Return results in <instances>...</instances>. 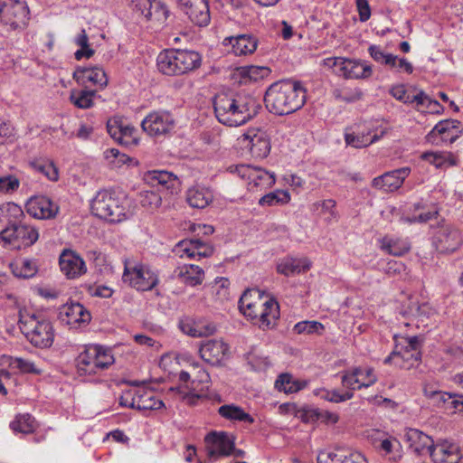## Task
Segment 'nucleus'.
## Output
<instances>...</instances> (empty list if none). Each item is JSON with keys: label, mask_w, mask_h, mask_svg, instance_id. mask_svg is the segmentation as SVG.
Wrapping results in <instances>:
<instances>
[{"label": "nucleus", "mask_w": 463, "mask_h": 463, "mask_svg": "<svg viewBox=\"0 0 463 463\" xmlns=\"http://www.w3.org/2000/svg\"><path fill=\"white\" fill-rule=\"evenodd\" d=\"M239 308L262 330L273 328L279 318L278 302L258 288H249L244 291L239 300Z\"/></svg>", "instance_id": "nucleus-3"}, {"label": "nucleus", "mask_w": 463, "mask_h": 463, "mask_svg": "<svg viewBox=\"0 0 463 463\" xmlns=\"http://www.w3.org/2000/svg\"><path fill=\"white\" fill-rule=\"evenodd\" d=\"M183 11L192 23L200 27L207 26L211 21L207 0H190V4Z\"/></svg>", "instance_id": "nucleus-29"}, {"label": "nucleus", "mask_w": 463, "mask_h": 463, "mask_svg": "<svg viewBox=\"0 0 463 463\" xmlns=\"http://www.w3.org/2000/svg\"><path fill=\"white\" fill-rule=\"evenodd\" d=\"M207 455L217 459L228 457L233 449V439L225 432H211L205 437Z\"/></svg>", "instance_id": "nucleus-16"}, {"label": "nucleus", "mask_w": 463, "mask_h": 463, "mask_svg": "<svg viewBox=\"0 0 463 463\" xmlns=\"http://www.w3.org/2000/svg\"><path fill=\"white\" fill-rule=\"evenodd\" d=\"M175 126L174 116L166 110H154L141 122L142 129L151 137H163L172 132Z\"/></svg>", "instance_id": "nucleus-13"}, {"label": "nucleus", "mask_w": 463, "mask_h": 463, "mask_svg": "<svg viewBox=\"0 0 463 463\" xmlns=\"http://www.w3.org/2000/svg\"><path fill=\"white\" fill-rule=\"evenodd\" d=\"M20 182L14 175H8L0 177V192L11 193L19 188Z\"/></svg>", "instance_id": "nucleus-56"}, {"label": "nucleus", "mask_w": 463, "mask_h": 463, "mask_svg": "<svg viewBox=\"0 0 463 463\" xmlns=\"http://www.w3.org/2000/svg\"><path fill=\"white\" fill-rule=\"evenodd\" d=\"M385 131H381L380 135H373L371 138H367L364 136H355L354 134H345V139L347 145L352 146L356 148L365 147L370 146L371 144L378 141L383 135Z\"/></svg>", "instance_id": "nucleus-50"}, {"label": "nucleus", "mask_w": 463, "mask_h": 463, "mask_svg": "<svg viewBox=\"0 0 463 463\" xmlns=\"http://www.w3.org/2000/svg\"><path fill=\"white\" fill-rule=\"evenodd\" d=\"M93 215L109 222H120L129 215V203L127 195L115 191L101 190L90 203Z\"/></svg>", "instance_id": "nucleus-4"}, {"label": "nucleus", "mask_w": 463, "mask_h": 463, "mask_svg": "<svg viewBox=\"0 0 463 463\" xmlns=\"http://www.w3.org/2000/svg\"><path fill=\"white\" fill-rule=\"evenodd\" d=\"M306 99V89L300 81L280 80L269 87L264 102L269 112L283 116L301 109Z\"/></svg>", "instance_id": "nucleus-2"}, {"label": "nucleus", "mask_w": 463, "mask_h": 463, "mask_svg": "<svg viewBox=\"0 0 463 463\" xmlns=\"http://www.w3.org/2000/svg\"><path fill=\"white\" fill-rule=\"evenodd\" d=\"M241 142L255 158H264L270 151L267 134L260 129H250L241 136Z\"/></svg>", "instance_id": "nucleus-15"}, {"label": "nucleus", "mask_w": 463, "mask_h": 463, "mask_svg": "<svg viewBox=\"0 0 463 463\" xmlns=\"http://www.w3.org/2000/svg\"><path fill=\"white\" fill-rule=\"evenodd\" d=\"M74 43L80 47L74 53V57L77 61H80L83 58H90L94 55L95 51L89 44V37L84 29L75 36Z\"/></svg>", "instance_id": "nucleus-43"}, {"label": "nucleus", "mask_w": 463, "mask_h": 463, "mask_svg": "<svg viewBox=\"0 0 463 463\" xmlns=\"http://www.w3.org/2000/svg\"><path fill=\"white\" fill-rule=\"evenodd\" d=\"M97 96V90L86 89L71 90L70 93L71 102L77 108L87 109L94 105V98Z\"/></svg>", "instance_id": "nucleus-41"}, {"label": "nucleus", "mask_w": 463, "mask_h": 463, "mask_svg": "<svg viewBox=\"0 0 463 463\" xmlns=\"http://www.w3.org/2000/svg\"><path fill=\"white\" fill-rule=\"evenodd\" d=\"M342 454L335 451H321L317 455V463H336L339 462Z\"/></svg>", "instance_id": "nucleus-63"}, {"label": "nucleus", "mask_w": 463, "mask_h": 463, "mask_svg": "<svg viewBox=\"0 0 463 463\" xmlns=\"http://www.w3.org/2000/svg\"><path fill=\"white\" fill-rule=\"evenodd\" d=\"M423 394L433 406L451 411L454 394L439 391L430 384L424 385Z\"/></svg>", "instance_id": "nucleus-35"}, {"label": "nucleus", "mask_w": 463, "mask_h": 463, "mask_svg": "<svg viewBox=\"0 0 463 463\" xmlns=\"http://www.w3.org/2000/svg\"><path fill=\"white\" fill-rule=\"evenodd\" d=\"M404 437L410 449L417 455H421L424 452L430 453L433 440L427 434L417 429H408Z\"/></svg>", "instance_id": "nucleus-30"}, {"label": "nucleus", "mask_w": 463, "mask_h": 463, "mask_svg": "<svg viewBox=\"0 0 463 463\" xmlns=\"http://www.w3.org/2000/svg\"><path fill=\"white\" fill-rule=\"evenodd\" d=\"M356 7L359 13V20L366 22L371 17V8L368 0H356Z\"/></svg>", "instance_id": "nucleus-62"}, {"label": "nucleus", "mask_w": 463, "mask_h": 463, "mask_svg": "<svg viewBox=\"0 0 463 463\" xmlns=\"http://www.w3.org/2000/svg\"><path fill=\"white\" fill-rule=\"evenodd\" d=\"M10 428L14 432L29 434L35 430V420L30 414H21L10 423Z\"/></svg>", "instance_id": "nucleus-46"}, {"label": "nucleus", "mask_w": 463, "mask_h": 463, "mask_svg": "<svg viewBox=\"0 0 463 463\" xmlns=\"http://www.w3.org/2000/svg\"><path fill=\"white\" fill-rule=\"evenodd\" d=\"M420 359L421 354L420 350L405 348L403 346L399 349L398 345H396L390 355L384 359V364L393 363L402 369L410 370L417 366Z\"/></svg>", "instance_id": "nucleus-21"}, {"label": "nucleus", "mask_w": 463, "mask_h": 463, "mask_svg": "<svg viewBox=\"0 0 463 463\" xmlns=\"http://www.w3.org/2000/svg\"><path fill=\"white\" fill-rule=\"evenodd\" d=\"M389 92L394 99L404 104L416 103L417 108L420 105H425L426 99H428V95L423 90H420L417 94L411 96L407 93L403 84L392 86Z\"/></svg>", "instance_id": "nucleus-36"}, {"label": "nucleus", "mask_w": 463, "mask_h": 463, "mask_svg": "<svg viewBox=\"0 0 463 463\" xmlns=\"http://www.w3.org/2000/svg\"><path fill=\"white\" fill-rule=\"evenodd\" d=\"M38 239V230L25 222H12L0 232V244L14 250L31 247Z\"/></svg>", "instance_id": "nucleus-8"}, {"label": "nucleus", "mask_w": 463, "mask_h": 463, "mask_svg": "<svg viewBox=\"0 0 463 463\" xmlns=\"http://www.w3.org/2000/svg\"><path fill=\"white\" fill-rule=\"evenodd\" d=\"M380 248L390 255L401 257L408 253L411 244L407 238L386 235L380 241Z\"/></svg>", "instance_id": "nucleus-31"}, {"label": "nucleus", "mask_w": 463, "mask_h": 463, "mask_svg": "<svg viewBox=\"0 0 463 463\" xmlns=\"http://www.w3.org/2000/svg\"><path fill=\"white\" fill-rule=\"evenodd\" d=\"M429 454L435 463H458L461 458L458 445L448 440L433 443Z\"/></svg>", "instance_id": "nucleus-26"}, {"label": "nucleus", "mask_w": 463, "mask_h": 463, "mask_svg": "<svg viewBox=\"0 0 463 463\" xmlns=\"http://www.w3.org/2000/svg\"><path fill=\"white\" fill-rule=\"evenodd\" d=\"M122 280L137 290L149 291L158 285L159 276L156 270L146 264L141 262L133 265L125 263Z\"/></svg>", "instance_id": "nucleus-9"}, {"label": "nucleus", "mask_w": 463, "mask_h": 463, "mask_svg": "<svg viewBox=\"0 0 463 463\" xmlns=\"http://www.w3.org/2000/svg\"><path fill=\"white\" fill-rule=\"evenodd\" d=\"M179 329L185 335L194 337H207L217 331L216 326L204 318L184 317L178 322Z\"/></svg>", "instance_id": "nucleus-17"}, {"label": "nucleus", "mask_w": 463, "mask_h": 463, "mask_svg": "<svg viewBox=\"0 0 463 463\" xmlns=\"http://www.w3.org/2000/svg\"><path fill=\"white\" fill-rule=\"evenodd\" d=\"M175 276L185 285L194 287L203 283L204 271L197 265L184 264L175 269Z\"/></svg>", "instance_id": "nucleus-32"}, {"label": "nucleus", "mask_w": 463, "mask_h": 463, "mask_svg": "<svg viewBox=\"0 0 463 463\" xmlns=\"http://www.w3.org/2000/svg\"><path fill=\"white\" fill-rule=\"evenodd\" d=\"M32 167L38 173L46 176L50 181L59 179V170L54 163L48 159H39L31 164Z\"/></svg>", "instance_id": "nucleus-45"}, {"label": "nucleus", "mask_w": 463, "mask_h": 463, "mask_svg": "<svg viewBox=\"0 0 463 463\" xmlns=\"http://www.w3.org/2000/svg\"><path fill=\"white\" fill-rule=\"evenodd\" d=\"M307 381L295 379L290 373H281L275 382V387L285 393H294L304 389Z\"/></svg>", "instance_id": "nucleus-39"}, {"label": "nucleus", "mask_w": 463, "mask_h": 463, "mask_svg": "<svg viewBox=\"0 0 463 463\" xmlns=\"http://www.w3.org/2000/svg\"><path fill=\"white\" fill-rule=\"evenodd\" d=\"M359 377L360 385L357 386V389L370 387L377 381V377L374 373V371L371 367L363 368V374L359 375Z\"/></svg>", "instance_id": "nucleus-57"}, {"label": "nucleus", "mask_w": 463, "mask_h": 463, "mask_svg": "<svg viewBox=\"0 0 463 463\" xmlns=\"http://www.w3.org/2000/svg\"><path fill=\"white\" fill-rule=\"evenodd\" d=\"M325 327L324 326L317 321H301L297 323L294 326V332L297 334H317L322 335Z\"/></svg>", "instance_id": "nucleus-51"}, {"label": "nucleus", "mask_w": 463, "mask_h": 463, "mask_svg": "<svg viewBox=\"0 0 463 463\" xmlns=\"http://www.w3.org/2000/svg\"><path fill=\"white\" fill-rule=\"evenodd\" d=\"M19 326L25 338L35 347L49 348L54 341L52 323L42 314L20 312Z\"/></svg>", "instance_id": "nucleus-6"}, {"label": "nucleus", "mask_w": 463, "mask_h": 463, "mask_svg": "<svg viewBox=\"0 0 463 463\" xmlns=\"http://www.w3.org/2000/svg\"><path fill=\"white\" fill-rule=\"evenodd\" d=\"M319 409L303 406L295 410V416L304 423H315L318 420Z\"/></svg>", "instance_id": "nucleus-54"}, {"label": "nucleus", "mask_w": 463, "mask_h": 463, "mask_svg": "<svg viewBox=\"0 0 463 463\" xmlns=\"http://www.w3.org/2000/svg\"><path fill=\"white\" fill-rule=\"evenodd\" d=\"M202 57L199 52L182 49L161 52L156 58L158 71L166 76H180L200 67Z\"/></svg>", "instance_id": "nucleus-5"}, {"label": "nucleus", "mask_w": 463, "mask_h": 463, "mask_svg": "<svg viewBox=\"0 0 463 463\" xmlns=\"http://www.w3.org/2000/svg\"><path fill=\"white\" fill-rule=\"evenodd\" d=\"M438 210L436 209H433V210H429L427 212H422V213H420L418 215L414 214L413 216L411 217H407L406 218V221L410 223H412V222H427L428 221L433 219V218H436V216L438 215Z\"/></svg>", "instance_id": "nucleus-60"}, {"label": "nucleus", "mask_w": 463, "mask_h": 463, "mask_svg": "<svg viewBox=\"0 0 463 463\" xmlns=\"http://www.w3.org/2000/svg\"><path fill=\"white\" fill-rule=\"evenodd\" d=\"M105 158L108 160H118L119 163L127 164L131 158L117 148H109L104 152Z\"/></svg>", "instance_id": "nucleus-61"}, {"label": "nucleus", "mask_w": 463, "mask_h": 463, "mask_svg": "<svg viewBox=\"0 0 463 463\" xmlns=\"http://www.w3.org/2000/svg\"><path fill=\"white\" fill-rule=\"evenodd\" d=\"M238 72L243 81H259L268 78L271 72L266 66H243L238 69Z\"/></svg>", "instance_id": "nucleus-42"}, {"label": "nucleus", "mask_w": 463, "mask_h": 463, "mask_svg": "<svg viewBox=\"0 0 463 463\" xmlns=\"http://www.w3.org/2000/svg\"><path fill=\"white\" fill-rule=\"evenodd\" d=\"M72 78L78 84L87 86L92 84L100 89L108 85L109 80L103 68L95 67H80L73 72Z\"/></svg>", "instance_id": "nucleus-23"}, {"label": "nucleus", "mask_w": 463, "mask_h": 463, "mask_svg": "<svg viewBox=\"0 0 463 463\" xmlns=\"http://www.w3.org/2000/svg\"><path fill=\"white\" fill-rule=\"evenodd\" d=\"M132 405L139 411L158 410L164 402L157 399L151 390L140 389L134 392Z\"/></svg>", "instance_id": "nucleus-33"}, {"label": "nucleus", "mask_w": 463, "mask_h": 463, "mask_svg": "<svg viewBox=\"0 0 463 463\" xmlns=\"http://www.w3.org/2000/svg\"><path fill=\"white\" fill-rule=\"evenodd\" d=\"M363 374L362 367H355L349 371H345L342 374V384L343 386L355 390L357 386L360 385V377L359 375Z\"/></svg>", "instance_id": "nucleus-52"}, {"label": "nucleus", "mask_w": 463, "mask_h": 463, "mask_svg": "<svg viewBox=\"0 0 463 463\" xmlns=\"http://www.w3.org/2000/svg\"><path fill=\"white\" fill-rule=\"evenodd\" d=\"M213 108L220 123L229 127H237L245 124L256 116L260 105L250 95L221 93L215 96Z\"/></svg>", "instance_id": "nucleus-1"}, {"label": "nucleus", "mask_w": 463, "mask_h": 463, "mask_svg": "<svg viewBox=\"0 0 463 463\" xmlns=\"http://www.w3.org/2000/svg\"><path fill=\"white\" fill-rule=\"evenodd\" d=\"M463 133L461 122L456 119H446L438 122L427 134L426 140L433 145L440 142L454 143Z\"/></svg>", "instance_id": "nucleus-14"}, {"label": "nucleus", "mask_w": 463, "mask_h": 463, "mask_svg": "<svg viewBox=\"0 0 463 463\" xmlns=\"http://www.w3.org/2000/svg\"><path fill=\"white\" fill-rule=\"evenodd\" d=\"M410 171V168L402 167L387 172L373 178L372 186L383 192H393L402 186L404 179L409 175Z\"/></svg>", "instance_id": "nucleus-25"}, {"label": "nucleus", "mask_w": 463, "mask_h": 463, "mask_svg": "<svg viewBox=\"0 0 463 463\" xmlns=\"http://www.w3.org/2000/svg\"><path fill=\"white\" fill-rule=\"evenodd\" d=\"M135 132L136 129L133 127L122 125L119 134L121 138H118V142L126 146L136 143V137H134Z\"/></svg>", "instance_id": "nucleus-59"}, {"label": "nucleus", "mask_w": 463, "mask_h": 463, "mask_svg": "<svg viewBox=\"0 0 463 463\" xmlns=\"http://www.w3.org/2000/svg\"><path fill=\"white\" fill-rule=\"evenodd\" d=\"M61 272L68 279H76L86 273L87 268L83 259L71 250H63L59 258Z\"/></svg>", "instance_id": "nucleus-20"}, {"label": "nucleus", "mask_w": 463, "mask_h": 463, "mask_svg": "<svg viewBox=\"0 0 463 463\" xmlns=\"http://www.w3.org/2000/svg\"><path fill=\"white\" fill-rule=\"evenodd\" d=\"M311 267V262L307 258L296 259L288 257L283 259L277 266L279 273L285 276H292L308 270Z\"/></svg>", "instance_id": "nucleus-34"}, {"label": "nucleus", "mask_w": 463, "mask_h": 463, "mask_svg": "<svg viewBox=\"0 0 463 463\" xmlns=\"http://www.w3.org/2000/svg\"><path fill=\"white\" fill-rule=\"evenodd\" d=\"M176 250L181 257L184 255L194 259L195 257L207 258L213 255V247L200 239L182 241L176 245Z\"/></svg>", "instance_id": "nucleus-27"}, {"label": "nucleus", "mask_w": 463, "mask_h": 463, "mask_svg": "<svg viewBox=\"0 0 463 463\" xmlns=\"http://www.w3.org/2000/svg\"><path fill=\"white\" fill-rule=\"evenodd\" d=\"M10 365L13 368L18 369L21 373H41V370H39L34 363L29 359H24L22 357H12L10 360Z\"/></svg>", "instance_id": "nucleus-53"}, {"label": "nucleus", "mask_w": 463, "mask_h": 463, "mask_svg": "<svg viewBox=\"0 0 463 463\" xmlns=\"http://www.w3.org/2000/svg\"><path fill=\"white\" fill-rule=\"evenodd\" d=\"M27 213L36 219H52L58 212L59 206L54 203L49 197L40 195L31 197L26 203Z\"/></svg>", "instance_id": "nucleus-19"}, {"label": "nucleus", "mask_w": 463, "mask_h": 463, "mask_svg": "<svg viewBox=\"0 0 463 463\" xmlns=\"http://www.w3.org/2000/svg\"><path fill=\"white\" fill-rule=\"evenodd\" d=\"M76 362L80 375H95L113 364L114 357L110 351L104 347L91 345L79 354Z\"/></svg>", "instance_id": "nucleus-7"}, {"label": "nucleus", "mask_w": 463, "mask_h": 463, "mask_svg": "<svg viewBox=\"0 0 463 463\" xmlns=\"http://www.w3.org/2000/svg\"><path fill=\"white\" fill-rule=\"evenodd\" d=\"M140 203L148 210H155L162 203V198L157 192L144 191L140 193Z\"/></svg>", "instance_id": "nucleus-55"}, {"label": "nucleus", "mask_w": 463, "mask_h": 463, "mask_svg": "<svg viewBox=\"0 0 463 463\" xmlns=\"http://www.w3.org/2000/svg\"><path fill=\"white\" fill-rule=\"evenodd\" d=\"M148 177L152 182H156L162 185L175 179V176L167 171H151L148 173Z\"/></svg>", "instance_id": "nucleus-58"}, {"label": "nucleus", "mask_w": 463, "mask_h": 463, "mask_svg": "<svg viewBox=\"0 0 463 463\" xmlns=\"http://www.w3.org/2000/svg\"><path fill=\"white\" fill-rule=\"evenodd\" d=\"M0 16L5 24H10L13 28H18L26 24L29 10L23 2L14 0L2 5Z\"/></svg>", "instance_id": "nucleus-18"}, {"label": "nucleus", "mask_w": 463, "mask_h": 463, "mask_svg": "<svg viewBox=\"0 0 463 463\" xmlns=\"http://www.w3.org/2000/svg\"><path fill=\"white\" fill-rule=\"evenodd\" d=\"M213 200V194L209 189L201 186H194L186 192V201L193 208L203 209Z\"/></svg>", "instance_id": "nucleus-37"}, {"label": "nucleus", "mask_w": 463, "mask_h": 463, "mask_svg": "<svg viewBox=\"0 0 463 463\" xmlns=\"http://www.w3.org/2000/svg\"><path fill=\"white\" fill-rule=\"evenodd\" d=\"M129 7L137 14L143 16L146 21L152 20V0H127Z\"/></svg>", "instance_id": "nucleus-48"}, {"label": "nucleus", "mask_w": 463, "mask_h": 463, "mask_svg": "<svg viewBox=\"0 0 463 463\" xmlns=\"http://www.w3.org/2000/svg\"><path fill=\"white\" fill-rule=\"evenodd\" d=\"M409 313L420 321L424 323L425 320L430 318V317L436 314V311L430 306L428 303H422L420 305L417 303H412L409 307Z\"/></svg>", "instance_id": "nucleus-49"}, {"label": "nucleus", "mask_w": 463, "mask_h": 463, "mask_svg": "<svg viewBox=\"0 0 463 463\" xmlns=\"http://www.w3.org/2000/svg\"><path fill=\"white\" fill-rule=\"evenodd\" d=\"M431 242L438 252L449 254L462 246L463 235L458 227L443 222L434 229Z\"/></svg>", "instance_id": "nucleus-11"}, {"label": "nucleus", "mask_w": 463, "mask_h": 463, "mask_svg": "<svg viewBox=\"0 0 463 463\" xmlns=\"http://www.w3.org/2000/svg\"><path fill=\"white\" fill-rule=\"evenodd\" d=\"M200 373V379L199 380H192L191 381V386L186 385L185 387L189 390L188 392H184L183 395L184 401L189 405H196L198 403V401L205 397V393L203 392L204 387H202L200 391L196 390L197 383H208L209 382V374L205 372H199Z\"/></svg>", "instance_id": "nucleus-38"}, {"label": "nucleus", "mask_w": 463, "mask_h": 463, "mask_svg": "<svg viewBox=\"0 0 463 463\" xmlns=\"http://www.w3.org/2000/svg\"><path fill=\"white\" fill-rule=\"evenodd\" d=\"M229 352V345L222 339H211L203 342L199 353L203 361L217 365L226 357Z\"/></svg>", "instance_id": "nucleus-22"}, {"label": "nucleus", "mask_w": 463, "mask_h": 463, "mask_svg": "<svg viewBox=\"0 0 463 463\" xmlns=\"http://www.w3.org/2000/svg\"><path fill=\"white\" fill-rule=\"evenodd\" d=\"M60 318L71 326L87 325L91 319L90 313L79 302L64 305L60 311Z\"/></svg>", "instance_id": "nucleus-24"}, {"label": "nucleus", "mask_w": 463, "mask_h": 463, "mask_svg": "<svg viewBox=\"0 0 463 463\" xmlns=\"http://www.w3.org/2000/svg\"><path fill=\"white\" fill-rule=\"evenodd\" d=\"M11 267L14 275L23 279L33 277L38 270L36 262L28 259L17 261L14 264H12Z\"/></svg>", "instance_id": "nucleus-44"}, {"label": "nucleus", "mask_w": 463, "mask_h": 463, "mask_svg": "<svg viewBox=\"0 0 463 463\" xmlns=\"http://www.w3.org/2000/svg\"><path fill=\"white\" fill-rule=\"evenodd\" d=\"M290 201V194L285 190H276L262 196L259 200L261 206L283 205Z\"/></svg>", "instance_id": "nucleus-47"}, {"label": "nucleus", "mask_w": 463, "mask_h": 463, "mask_svg": "<svg viewBox=\"0 0 463 463\" xmlns=\"http://www.w3.org/2000/svg\"><path fill=\"white\" fill-rule=\"evenodd\" d=\"M336 463H367V460L361 453L353 451L348 455L342 454L339 462Z\"/></svg>", "instance_id": "nucleus-64"}, {"label": "nucleus", "mask_w": 463, "mask_h": 463, "mask_svg": "<svg viewBox=\"0 0 463 463\" xmlns=\"http://www.w3.org/2000/svg\"><path fill=\"white\" fill-rule=\"evenodd\" d=\"M231 173L237 174L241 179L247 180V187L250 192L258 193L270 188L276 182L274 173L266 171L260 167H253L249 165H231Z\"/></svg>", "instance_id": "nucleus-10"}, {"label": "nucleus", "mask_w": 463, "mask_h": 463, "mask_svg": "<svg viewBox=\"0 0 463 463\" xmlns=\"http://www.w3.org/2000/svg\"><path fill=\"white\" fill-rule=\"evenodd\" d=\"M323 64L345 79H367L372 75V67L364 62L343 57H329Z\"/></svg>", "instance_id": "nucleus-12"}, {"label": "nucleus", "mask_w": 463, "mask_h": 463, "mask_svg": "<svg viewBox=\"0 0 463 463\" xmlns=\"http://www.w3.org/2000/svg\"><path fill=\"white\" fill-rule=\"evenodd\" d=\"M218 413L224 419L233 421H243L253 423L254 419L251 415L245 412L243 409L235 404L222 405L218 409Z\"/></svg>", "instance_id": "nucleus-40"}, {"label": "nucleus", "mask_w": 463, "mask_h": 463, "mask_svg": "<svg viewBox=\"0 0 463 463\" xmlns=\"http://www.w3.org/2000/svg\"><path fill=\"white\" fill-rule=\"evenodd\" d=\"M224 45H231L232 51L236 56L253 53L258 46V40L250 34H239L226 37L223 40Z\"/></svg>", "instance_id": "nucleus-28"}]
</instances>
